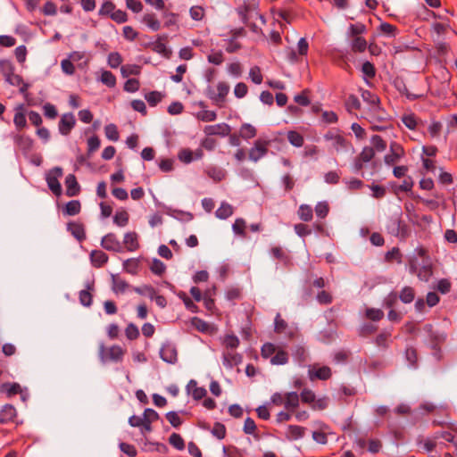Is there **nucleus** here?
I'll use <instances>...</instances> for the list:
<instances>
[{
    "instance_id": "obj_1",
    "label": "nucleus",
    "mask_w": 457,
    "mask_h": 457,
    "mask_svg": "<svg viewBox=\"0 0 457 457\" xmlns=\"http://www.w3.org/2000/svg\"><path fill=\"white\" fill-rule=\"evenodd\" d=\"M237 13L241 17L242 21L247 25L253 33L264 36L262 29L255 23L250 22V20L257 19L259 15L258 4L256 3H244L243 5L237 8Z\"/></svg>"
},
{
    "instance_id": "obj_2",
    "label": "nucleus",
    "mask_w": 457,
    "mask_h": 457,
    "mask_svg": "<svg viewBox=\"0 0 457 457\" xmlns=\"http://www.w3.org/2000/svg\"><path fill=\"white\" fill-rule=\"evenodd\" d=\"M229 85L225 81H220L216 87L208 86L205 88V96L212 101V104L222 108L226 103V97L229 93Z\"/></svg>"
},
{
    "instance_id": "obj_3",
    "label": "nucleus",
    "mask_w": 457,
    "mask_h": 457,
    "mask_svg": "<svg viewBox=\"0 0 457 457\" xmlns=\"http://www.w3.org/2000/svg\"><path fill=\"white\" fill-rule=\"evenodd\" d=\"M125 353L126 350L120 345H114L107 347L101 344L99 345L98 355L102 362H119L122 361Z\"/></svg>"
},
{
    "instance_id": "obj_4",
    "label": "nucleus",
    "mask_w": 457,
    "mask_h": 457,
    "mask_svg": "<svg viewBox=\"0 0 457 457\" xmlns=\"http://www.w3.org/2000/svg\"><path fill=\"white\" fill-rule=\"evenodd\" d=\"M387 229L390 234L401 239H405L410 235V228L405 221L402 220L401 216L391 218Z\"/></svg>"
},
{
    "instance_id": "obj_5",
    "label": "nucleus",
    "mask_w": 457,
    "mask_h": 457,
    "mask_svg": "<svg viewBox=\"0 0 457 457\" xmlns=\"http://www.w3.org/2000/svg\"><path fill=\"white\" fill-rule=\"evenodd\" d=\"M62 169L60 167H54L50 170L46 176V180L49 189L53 192L56 196H60L62 195V186L59 182V179L62 177Z\"/></svg>"
},
{
    "instance_id": "obj_6",
    "label": "nucleus",
    "mask_w": 457,
    "mask_h": 457,
    "mask_svg": "<svg viewBox=\"0 0 457 457\" xmlns=\"http://www.w3.org/2000/svg\"><path fill=\"white\" fill-rule=\"evenodd\" d=\"M331 376L332 371L328 366L320 367L318 364H314L309 367L308 377L312 381L315 379L328 380Z\"/></svg>"
},
{
    "instance_id": "obj_7",
    "label": "nucleus",
    "mask_w": 457,
    "mask_h": 457,
    "mask_svg": "<svg viewBox=\"0 0 457 457\" xmlns=\"http://www.w3.org/2000/svg\"><path fill=\"white\" fill-rule=\"evenodd\" d=\"M270 141L258 139L249 151V158L253 162L259 161L268 153Z\"/></svg>"
},
{
    "instance_id": "obj_8",
    "label": "nucleus",
    "mask_w": 457,
    "mask_h": 457,
    "mask_svg": "<svg viewBox=\"0 0 457 457\" xmlns=\"http://www.w3.org/2000/svg\"><path fill=\"white\" fill-rule=\"evenodd\" d=\"M101 245L107 251L120 253L123 251L121 243L113 233L105 235L101 240Z\"/></svg>"
},
{
    "instance_id": "obj_9",
    "label": "nucleus",
    "mask_w": 457,
    "mask_h": 457,
    "mask_svg": "<svg viewBox=\"0 0 457 457\" xmlns=\"http://www.w3.org/2000/svg\"><path fill=\"white\" fill-rule=\"evenodd\" d=\"M207 136H228L231 132V127L227 123H219L216 125L206 126L204 129Z\"/></svg>"
},
{
    "instance_id": "obj_10",
    "label": "nucleus",
    "mask_w": 457,
    "mask_h": 457,
    "mask_svg": "<svg viewBox=\"0 0 457 457\" xmlns=\"http://www.w3.org/2000/svg\"><path fill=\"white\" fill-rule=\"evenodd\" d=\"M76 124L75 117L72 113H65L59 121V131L62 135L67 136Z\"/></svg>"
},
{
    "instance_id": "obj_11",
    "label": "nucleus",
    "mask_w": 457,
    "mask_h": 457,
    "mask_svg": "<svg viewBox=\"0 0 457 457\" xmlns=\"http://www.w3.org/2000/svg\"><path fill=\"white\" fill-rule=\"evenodd\" d=\"M160 355L161 358L168 363L174 364L178 361L177 349L170 344H165L162 346Z\"/></svg>"
},
{
    "instance_id": "obj_12",
    "label": "nucleus",
    "mask_w": 457,
    "mask_h": 457,
    "mask_svg": "<svg viewBox=\"0 0 457 457\" xmlns=\"http://www.w3.org/2000/svg\"><path fill=\"white\" fill-rule=\"evenodd\" d=\"M391 154L385 156V162L387 165H393L398 162V160L403 155L404 152L403 147L394 143L390 145Z\"/></svg>"
},
{
    "instance_id": "obj_13",
    "label": "nucleus",
    "mask_w": 457,
    "mask_h": 457,
    "mask_svg": "<svg viewBox=\"0 0 457 457\" xmlns=\"http://www.w3.org/2000/svg\"><path fill=\"white\" fill-rule=\"evenodd\" d=\"M68 231L79 242L86 239L85 227L82 223L71 221L67 224Z\"/></svg>"
},
{
    "instance_id": "obj_14",
    "label": "nucleus",
    "mask_w": 457,
    "mask_h": 457,
    "mask_svg": "<svg viewBox=\"0 0 457 457\" xmlns=\"http://www.w3.org/2000/svg\"><path fill=\"white\" fill-rule=\"evenodd\" d=\"M123 245L127 251L135 252L139 248L138 236L136 232H128L124 235Z\"/></svg>"
},
{
    "instance_id": "obj_15",
    "label": "nucleus",
    "mask_w": 457,
    "mask_h": 457,
    "mask_svg": "<svg viewBox=\"0 0 457 457\" xmlns=\"http://www.w3.org/2000/svg\"><path fill=\"white\" fill-rule=\"evenodd\" d=\"M95 290L94 282H88L86 285V289L79 292V302L82 305L89 307L93 302L92 292Z\"/></svg>"
},
{
    "instance_id": "obj_16",
    "label": "nucleus",
    "mask_w": 457,
    "mask_h": 457,
    "mask_svg": "<svg viewBox=\"0 0 457 457\" xmlns=\"http://www.w3.org/2000/svg\"><path fill=\"white\" fill-rule=\"evenodd\" d=\"M66 195L70 197L79 195L80 191L79 185L73 174H69L65 179Z\"/></svg>"
},
{
    "instance_id": "obj_17",
    "label": "nucleus",
    "mask_w": 457,
    "mask_h": 457,
    "mask_svg": "<svg viewBox=\"0 0 457 457\" xmlns=\"http://www.w3.org/2000/svg\"><path fill=\"white\" fill-rule=\"evenodd\" d=\"M242 361V356L234 350H227L223 353V364L232 368Z\"/></svg>"
},
{
    "instance_id": "obj_18",
    "label": "nucleus",
    "mask_w": 457,
    "mask_h": 457,
    "mask_svg": "<svg viewBox=\"0 0 457 457\" xmlns=\"http://www.w3.org/2000/svg\"><path fill=\"white\" fill-rule=\"evenodd\" d=\"M300 403V395L296 392L286 393L285 409L288 411L295 412Z\"/></svg>"
},
{
    "instance_id": "obj_19",
    "label": "nucleus",
    "mask_w": 457,
    "mask_h": 457,
    "mask_svg": "<svg viewBox=\"0 0 457 457\" xmlns=\"http://www.w3.org/2000/svg\"><path fill=\"white\" fill-rule=\"evenodd\" d=\"M16 409L12 404H5L0 411V423L5 424L11 422L16 417Z\"/></svg>"
},
{
    "instance_id": "obj_20",
    "label": "nucleus",
    "mask_w": 457,
    "mask_h": 457,
    "mask_svg": "<svg viewBox=\"0 0 457 457\" xmlns=\"http://www.w3.org/2000/svg\"><path fill=\"white\" fill-rule=\"evenodd\" d=\"M204 173L214 182H220L226 177V171L214 165H210L204 169Z\"/></svg>"
},
{
    "instance_id": "obj_21",
    "label": "nucleus",
    "mask_w": 457,
    "mask_h": 457,
    "mask_svg": "<svg viewBox=\"0 0 457 457\" xmlns=\"http://www.w3.org/2000/svg\"><path fill=\"white\" fill-rule=\"evenodd\" d=\"M108 255L101 250H93L90 253V261L95 268H101L108 262Z\"/></svg>"
},
{
    "instance_id": "obj_22",
    "label": "nucleus",
    "mask_w": 457,
    "mask_h": 457,
    "mask_svg": "<svg viewBox=\"0 0 457 457\" xmlns=\"http://www.w3.org/2000/svg\"><path fill=\"white\" fill-rule=\"evenodd\" d=\"M361 97L364 102L368 103L374 109V111H380V99L376 94L370 90H362Z\"/></svg>"
},
{
    "instance_id": "obj_23",
    "label": "nucleus",
    "mask_w": 457,
    "mask_h": 457,
    "mask_svg": "<svg viewBox=\"0 0 457 457\" xmlns=\"http://www.w3.org/2000/svg\"><path fill=\"white\" fill-rule=\"evenodd\" d=\"M325 138L332 141V145L337 151L346 148L348 144L346 139L339 134L328 133Z\"/></svg>"
},
{
    "instance_id": "obj_24",
    "label": "nucleus",
    "mask_w": 457,
    "mask_h": 457,
    "mask_svg": "<svg viewBox=\"0 0 457 457\" xmlns=\"http://www.w3.org/2000/svg\"><path fill=\"white\" fill-rule=\"evenodd\" d=\"M305 434V428L297 425H289L286 432V437L288 440H297L302 438Z\"/></svg>"
},
{
    "instance_id": "obj_25",
    "label": "nucleus",
    "mask_w": 457,
    "mask_h": 457,
    "mask_svg": "<svg viewBox=\"0 0 457 457\" xmlns=\"http://www.w3.org/2000/svg\"><path fill=\"white\" fill-rule=\"evenodd\" d=\"M14 142L24 152L29 151L33 145L32 139L25 135L14 136Z\"/></svg>"
},
{
    "instance_id": "obj_26",
    "label": "nucleus",
    "mask_w": 457,
    "mask_h": 457,
    "mask_svg": "<svg viewBox=\"0 0 457 457\" xmlns=\"http://www.w3.org/2000/svg\"><path fill=\"white\" fill-rule=\"evenodd\" d=\"M351 49L354 53H363L368 46L366 39L362 37H352Z\"/></svg>"
},
{
    "instance_id": "obj_27",
    "label": "nucleus",
    "mask_w": 457,
    "mask_h": 457,
    "mask_svg": "<svg viewBox=\"0 0 457 457\" xmlns=\"http://www.w3.org/2000/svg\"><path fill=\"white\" fill-rule=\"evenodd\" d=\"M272 256L283 262L285 265L290 264V256L280 246H274L270 249Z\"/></svg>"
},
{
    "instance_id": "obj_28",
    "label": "nucleus",
    "mask_w": 457,
    "mask_h": 457,
    "mask_svg": "<svg viewBox=\"0 0 457 457\" xmlns=\"http://www.w3.org/2000/svg\"><path fill=\"white\" fill-rule=\"evenodd\" d=\"M415 295L416 292L414 288L406 286L401 290L398 297L403 303H411L414 300Z\"/></svg>"
},
{
    "instance_id": "obj_29",
    "label": "nucleus",
    "mask_w": 457,
    "mask_h": 457,
    "mask_svg": "<svg viewBox=\"0 0 457 457\" xmlns=\"http://www.w3.org/2000/svg\"><path fill=\"white\" fill-rule=\"evenodd\" d=\"M0 392H4L8 397H11L14 395L21 394L22 390L18 383H4L0 386Z\"/></svg>"
},
{
    "instance_id": "obj_30",
    "label": "nucleus",
    "mask_w": 457,
    "mask_h": 457,
    "mask_svg": "<svg viewBox=\"0 0 457 457\" xmlns=\"http://www.w3.org/2000/svg\"><path fill=\"white\" fill-rule=\"evenodd\" d=\"M120 72L123 78H128L131 75H139L141 66L137 64H125L120 67Z\"/></svg>"
},
{
    "instance_id": "obj_31",
    "label": "nucleus",
    "mask_w": 457,
    "mask_h": 457,
    "mask_svg": "<svg viewBox=\"0 0 457 457\" xmlns=\"http://www.w3.org/2000/svg\"><path fill=\"white\" fill-rule=\"evenodd\" d=\"M215 214L219 219L225 220L233 214V207L228 203H222Z\"/></svg>"
},
{
    "instance_id": "obj_32",
    "label": "nucleus",
    "mask_w": 457,
    "mask_h": 457,
    "mask_svg": "<svg viewBox=\"0 0 457 457\" xmlns=\"http://www.w3.org/2000/svg\"><path fill=\"white\" fill-rule=\"evenodd\" d=\"M239 134L244 139H251L256 136L257 130L253 125L244 123L240 128Z\"/></svg>"
},
{
    "instance_id": "obj_33",
    "label": "nucleus",
    "mask_w": 457,
    "mask_h": 457,
    "mask_svg": "<svg viewBox=\"0 0 457 457\" xmlns=\"http://www.w3.org/2000/svg\"><path fill=\"white\" fill-rule=\"evenodd\" d=\"M287 137L289 143L295 147H301L304 143L303 137L295 130L288 131Z\"/></svg>"
},
{
    "instance_id": "obj_34",
    "label": "nucleus",
    "mask_w": 457,
    "mask_h": 457,
    "mask_svg": "<svg viewBox=\"0 0 457 457\" xmlns=\"http://www.w3.org/2000/svg\"><path fill=\"white\" fill-rule=\"evenodd\" d=\"M81 204L79 200H71L68 202L64 208V212L67 215L73 216L80 212Z\"/></svg>"
},
{
    "instance_id": "obj_35",
    "label": "nucleus",
    "mask_w": 457,
    "mask_h": 457,
    "mask_svg": "<svg viewBox=\"0 0 457 457\" xmlns=\"http://www.w3.org/2000/svg\"><path fill=\"white\" fill-rule=\"evenodd\" d=\"M298 216L303 221H311L313 217L312 208L308 204H301L298 209Z\"/></svg>"
},
{
    "instance_id": "obj_36",
    "label": "nucleus",
    "mask_w": 457,
    "mask_h": 457,
    "mask_svg": "<svg viewBox=\"0 0 457 457\" xmlns=\"http://www.w3.org/2000/svg\"><path fill=\"white\" fill-rule=\"evenodd\" d=\"M246 222L242 218H237L232 225V229L234 233L242 237H246Z\"/></svg>"
},
{
    "instance_id": "obj_37",
    "label": "nucleus",
    "mask_w": 457,
    "mask_h": 457,
    "mask_svg": "<svg viewBox=\"0 0 457 457\" xmlns=\"http://www.w3.org/2000/svg\"><path fill=\"white\" fill-rule=\"evenodd\" d=\"M139 261L135 258L128 259L123 262V269L126 272L136 275L138 271Z\"/></svg>"
},
{
    "instance_id": "obj_38",
    "label": "nucleus",
    "mask_w": 457,
    "mask_h": 457,
    "mask_svg": "<svg viewBox=\"0 0 457 457\" xmlns=\"http://www.w3.org/2000/svg\"><path fill=\"white\" fill-rule=\"evenodd\" d=\"M129 215L127 211L120 210L116 212L113 217V222L119 227H125L129 222Z\"/></svg>"
},
{
    "instance_id": "obj_39",
    "label": "nucleus",
    "mask_w": 457,
    "mask_h": 457,
    "mask_svg": "<svg viewBox=\"0 0 457 457\" xmlns=\"http://www.w3.org/2000/svg\"><path fill=\"white\" fill-rule=\"evenodd\" d=\"M315 399V393L309 388H303L300 394V400L302 401V403L309 404L311 407L314 403Z\"/></svg>"
},
{
    "instance_id": "obj_40",
    "label": "nucleus",
    "mask_w": 457,
    "mask_h": 457,
    "mask_svg": "<svg viewBox=\"0 0 457 457\" xmlns=\"http://www.w3.org/2000/svg\"><path fill=\"white\" fill-rule=\"evenodd\" d=\"M169 443L175 449L182 451L185 449V442L182 436L178 433H172L169 437Z\"/></svg>"
},
{
    "instance_id": "obj_41",
    "label": "nucleus",
    "mask_w": 457,
    "mask_h": 457,
    "mask_svg": "<svg viewBox=\"0 0 457 457\" xmlns=\"http://www.w3.org/2000/svg\"><path fill=\"white\" fill-rule=\"evenodd\" d=\"M115 9H116L115 4L112 1L106 0L102 4L101 8L99 9L98 14H99V16L111 17V15L113 13Z\"/></svg>"
},
{
    "instance_id": "obj_42",
    "label": "nucleus",
    "mask_w": 457,
    "mask_h": 457,
    "mask_svg": "<svg viewBox=\"0 0 457 457\" xmlns=\"http://www.w3.org/2000/svg\"><path fill=\"white\" fill-rule=\"evenodd\" d=\"M163 96L164 95L159 91H151L145 96V98L150 106H155L162 100Z\"/></svg>"
},
{
    "instance_id": "obj_43",
    "label": "nucleus",
    "mask_w": 457,
    "mask_h": 457,
    "mask_svg": "<svg viewBox=\"0 0 457 457\" xmlns=\"http://www.w3.org/2000/svg\"><path fill=\"white\" fill-rule=\"evenodd\" d=\"M417 277L422 281H428L433 275V268L430 264L423 265L416 273Z\"/></svg>"
},
{
    "instance_id": "obj_44",
    "label": "nucleus",
    "mask_w": 457,
    "mask_h": 457,
    "mask_svg": "<svg viewBox=\"0 0 457 457\" xmlns=\"http://www.w3.org/2000/svg\"><path fill=\"white\" fill-rule=\"evenodd\" d=\"M144 22L153 30L157 31L161 28V23L154 13H147L144 16Z\"/></svg>"
},
{
    "instance_id": "obj_45",
    "label": "nucleus",
    "mask_w": 457,
    "mask_h": 457,
    "mask_svg": "<svg viewBox=\"0 0 457 457\" xmlns=\"http://www.w3.org/2000/svg\"><path fill=\"white\" fill-rule=\"evenodd\" d=\"M244 432L247 435H253L256 439H259L260 436L255 433L257 430L256 424L252 418H246L244 423Z\"/></svg>"
},
{
    "instance_id": "obj_46",
    "label": "nucleus",
    "mask_w": 457,
    "mask_h": 457,
    "mask_svg": "<svg viewBox=\"0 0 457 457\" xmlns=\"http://www.w3.org/2000/svg\"><path fill=\"white\" fill-rule=\"evenodd\" d=\"M367 31L366 26L361 22L351 24L349 26V37H361Z\"/></svg>"
},
{
    "instance_id": "obj_47",
    "label": "nucleus",
    "mask_w": 457,
    "mask_h": 457,
    "mask_svg": "<svg viewBox=\"0 0 457 457\" xmlns=\"http://www.w3.org/2000/svg\"><path fill=\"white\" fill-rule=\"evenodd\" d=\"M129 287V284L118 278L117 276L112 275V290L116 294L118 293H124L125 290Z\"/></svg>"
},
{
    "instance_id": "obj_48",
    "label": "nucleus",
    "mask_w": 457,
    "mask_h": 457,
    "mask_svg": "<svg viewBox=\"0 0 457 457\" xmlns=\"http://www.w3.org/2000/svg\"><path fill=\"white\" fill-rule=\"evenodd\" d=\"M210 63L214 65H220L224 62V54L220 50H212L207 56Z\"/></svg>"
},
{
    "instance_id": "obj_49",
    "label": "nucleus",
    "mask_w": 457,
    "mask_h": 457,
    "mask_svg": "<svg viewBox=\"0 0 457 457\" xmlns=\"http://www.w3.org/2000/svg\"><path fill=\"white\" fill-rule=\"evenodd\" d=\"M22 109L23 107L20 106L19 110L21 111H17L13 118V123L18 129H21L27 126L26 116L22 112Z\"/></svg>"
},
{
    "instance_id": "obj_50",
    "label": "nucleus",
    "mask_w": 457,
    "mask_h": 457,
    "mask_svg": "<svg viewBox=\"0 0 457 457\" xmlns=\"http://www.w3.org/2000/svg\"><path fill=\"white\" fill-rule=\"evenodd\" d=\"M293 357L300 364H304L308 361V353L303 346L295 347L293 353Z\"/></svg>"
},
{
    "instance_id": "obj_51",
    "label": "nucleus",
    "mask_w": 457,
    "mask_h": 457,
    "mask_svg": "<svg viewBox=\"0 0 457 457\" xmlns=\"http://www.w3.org/2000/svg\"><path fill=\"white\" fill-rule=\"evenodd\" d=\"M227 350H235L239 345V339L235 335H227L222 341Z\"/></svg>"
},
{
    "instance_id": "obj_52",
    "label": "nucleus",
    "mask_w": 457,
    "mask_h": 457,
    "mask_svg": "<svg viewBox=\"0 0 457 457\" xmlns=\"http://www.w3.org/2000/svg\"><path fill=\"white\" fill-rule=\"evenodd\" d=\"M104 133L108 139L114 141V142L119 140L120 135H119L118 128L115 124L111 123V124L106 125L104 127Z\"/></svg>"
},
{
    "instance_id": "obj_53",
    "label": "nucleus",
    "mask_w": 457,
    "mask_h": 457,
    "mask_svg": "<svg viewBox=\"0 0 457 457\" xmlns=\"http://www.w3.org/2000/svg\"><path fill=\"white\" fill-rule=\"evenodd\" d=\"M452 283L448 278H441L437 281L434 289L440 292L441 294H447L451 291Z\"/></svg>"
},
{
    "instance_id": "obj_54",
    "label": "nucleus",
    "mask_w": 457,
    "mask_h": 457,
    "mask_svg": "<svg viewBox=\"0 0 457 457\" xmlns=\"http://www.w3.org/2000/svg\"><path fill=\"white\" fill-rule=\"evenodd\" d=\"M403 123L410 129L414 130L417 128L418 120L414 113H407L402 117Z\"/></svg>"
},
{
    "instance_id": "obj_55",
    "label": "nucleus",
    "mask_w": 457,
    "mask_h": 457,
    "mask_svg": "<svg viewBox=\"0 0 457 457\" xmlns=\"http://www.w3.org/2000/svg\"><path fill=\"white\" fill-rule=\"evenodd\" d=\"M310 93L311 91L308 88L303 89L299 95L294 97L295 102L301 106H308L311 104L309 99Z\"/></svg>"
},
{
    "instance_id": "obj_56",
    "label": "nucleus",
    "mask_w": 457,
    "mask_h": 457,
    "mask_svg": "<svg viewBox=\"0 0 457 457\" xmlns=\"http://www.w3.org/2000/svg\"><path fill=\"white\" fill-rule=\"evenodd\" d=\"M345 107L348 112L358 111L361 109V102L354 95H350L345 101Z\"/></svg>"
},
{
    "instance_id": "obj_57",
    "label": "nucleus",
    "mask_w": 457,
    "mask_h": 457,
    "mask_svg": "<svg viewBox=\"0 0 457 457\" xmlns=\"http://www.w3.org/2000/svg\"><path fill=\"white\" fill-rule=\"evenodd\" d=\"M365 316L372 321H379L383 319L384 312L380 309L368 308L365 312Z\"/></svg>"
},
{
    "instance_id": "obj_58",
    "label": "nucleus",
    "mask_w": 457,
    "mask_h": 457,
    "mask_svg": "<svg viewBox=\"0 0 457 457\" xmlns=\"http://www.w3.org/2000/svg\"><path fill=\"white\" fill-rule=\"evenodd\" d=\"M212 434L218 439H223L226 436L227 429L225 425L220 422H215L212 429Z\"/></svg>"
},
{
    "instance_id": "obj_59",
    "label": "nucleus",
    "mask_w": 457,
    "mask_h": 457,
    "mask_svg": "<svg viewBox=\"0 0 457 457\" xmlns=\"http://www.w3.org/2000/svg\"><path fill=\"white\" fill-rule=\"evenodd\" d=\"M101 82L109 87L116 85V77L109 71H104L101 75Z\"/></svg>"
},
{
    "instance_id": "obj_60",
    "label": "nucleus",
    "mask_w": 457,
    "mask_h": 457,
    "mask_svg": "<svg viewBox=\"0 0 457 457\" xmlns=\"http://www.w3.org/2000/svg\"><path fill=\"white\" fill-rule=\"evenodd\" d=\"M405 358L411 366H412V367L417 366L418 353H417V350L414 347L410 346V347L406 348Z\"/></svg>"
},
{
    "instance_id": "obj_61",
    "label": "nucleus",
    "mask_w": 457,
    "mask_h": 457,
    "mask_svg": "<svg viewBox=\"0 0 457 457\" xmlns=\"http://www.w3.org/2000/svg\"><path fill=\"white\" fill-rule=\"evenodd\" d=\"M178 158L181 162L188 164L194 160L193 151L188 148H182L178 154Z\"/></svg>"
},
{
    "instance_id": "obj_62",
    "label": "nucleus",
    "mask_w": 457,
    "mask_h": 457,
    "mask_svg": "<svg viewBox=\"0 0 457 457\" xmlns=\"http://www.w3.org/2000/svg\"><path fill=\"white\" fill-rule=\"evenodd\" d=\"M287 361H288V355L283 350L277 352L275 353V355L270 360V362L274 365L286 364Z\"/></svg>"
},
{
    "instance_id": "obj_63",
    "label": "nucleus",
    "mask_w": 457,
    "mask_h": 457,
    "mask_svg": "<svg viewBox=\"0 0 457 457\" xmlns=\"http://www.w3.org/2000/svg\"><path fill=\"white\" fill-rule=\"evenodd\" d=\"M14 71V66L9 60H0V72L5 78Z\"/></svg>"
},
{
    "instance_id": "obj_64",
    "label": "nucleus",
    "mask_w": 457,
    "mask_h": 457,
    "mask_svg": "<svg viewBox=\"0 0 457 457\" xmlns=\"http://www.w3.org/2000/svg\"><path fill=\"white\" fill-rule=\"evenodd\" d=\"M398 295L395 292H390L383 300L386 308L393 309L398 302Z\"/></svg>"
}]
</instances>
